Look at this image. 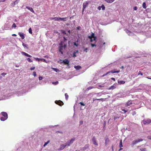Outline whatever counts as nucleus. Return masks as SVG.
I'll use <instances>...</instances> for the list:
<instances>
[{
    "mask_svg": "<svg viewBox=\"0 0 151 151\" xmlns=\"http://www.w3.org/2000/svg\"><path fill=\"white\" fill-rule=\"evenodd\" d=\"M76 139V138L74 137H73L70 140H68L66 143V145H67L68 146H69L71 144H72L74 141H75Z\"/></svg>",
    "mask_w": 151,
    "mask_h": 151,
    "instance_id": "obj_1",
    "label": "nucleus"
},
{
    "mask_svg": "<svg viewBox=\"0 0 151 151\" xmlns=\"http://www.w3.org/2000/svg\"><path fill=\"white\" fill-rule=\"evenodd\" d=\"M120 70H118L117 71H115V70L110 71H109V72H107L106 74L103 75L102 76L104 77V76L107 75L108 74L110 73H119L120 72Z\"/></svg>",
    "mask_w": 151,
    "mask_h": 151,
    "instance_id": "obj_2",
    "label": "nucleus"
},
{
    "mask_svg": "<svg viewBox=\"0 0 151 151\" xmlns=\"http://www.w3.org/2000/svg\"><path fill=\"white\" fill-rule=\"evenodd\" d=\"M143 140V139H138L137 140H136L135 141H132V146H134L135 144L138 143L139 142H140L142 141Z\"/></svg>",
    "mask_w": 151,
    "mask_h": 151,
    "instance_id": "obj_3",
    "label": "nucleus"
},
{
    "mask_svg": "<svg viewBox=\"0 0 151 151\" xmlns=\"http://www.w3.org/2000/svg\"><path fill=\"white\" fill-rule=\"evenodd\" d=\"M68 17H64V18H61V17H56V21H66L67 20V19Z\"/></svg>",
    "mask_w": 151,
    "mask_h": 151,
    "instance_id": "obj_4",
    "label": "nucleus"
},
{
    "mask_svg": "<svg viewBox=\"0 0 151 151\" xmlns=\"http://www.w3.org/2000/svg\"><path fill=\"white\" fill-rule=\"evenodd\" d=\"M144 124H148L151 123V120L150 119H144L142 121Z\"/></svg>",
    "mask_w": 151,
    "mask_h": 151,
    "instance_id": "obj_5",
    "label": "nucleus"
},
{
    "mask_svg": "<svg viewBox=\"0 0 151 151\" xmlns=\"http://www.w3.org/2000/svg\"><path fill=\"white\" fill-rule=\"evenodd\" d=\"M55 103L56 104L60 106H61L62 105H63L64 104L63 102L60 100L55 101Z\"/></svg>",
    "mask_w": 151,
    "mask_h": 151,
    "instance_id": "obj_6",
    "label": "nucleus"
},
{
    "mask_svg": "<svg viewBox=\"0 0 151 151\" xmlns=\"http://www.w3.org/2000/svg\"><path fill=\"white\" fill-rule=\"evenodd\" d=\"M89 146V144H86L83 147L81 148V150L82 151H85L86 150V149L88 148Z\"/></svg>",
    "mask_w": 151,
    "mask_h": 151,
    "instance_id": "obj_7",
    "label": "nucleus"
},
{
    "mask_svg": "<svg viewBox=\"0 0 151 151\" xmlns=\"http://www.w3.org/2000/svg\"><path fill=\"white\" fill-rule=\"evenodd\" d=\"M92 141L93 144L96 145H98V143L96 142V139L94 137H93L92 138Z\"/></svg>",
    "mask_w": 151,
    "mask_h": 151,
    "instance_id": "obj_8",
    "label": "nucleus"
},
{
    "mask_svg": "<svg viewBox=\"0 0 151 151\" xmlns=\"http://www.w3.org/2000/svg\"><path fill=\"white\" fill-rule=\"evenodd\" d=\"M68 146L67 145H66V143H65L63 144H62L60 145V148L59 149L60 150H63L66 147Z\"/></svg>",
    "mask_w": 151,
    "mask_h": 151,
    "instance_id": "obj_9",
    "label": "nucleus"
},
{
    "mask_svg": "<svg viewBox=\"0 0 151 151\" xmlns=\"http://www.w3.org/2000/svg\"><path fill=\"white\" fill-rule=\"evenodd\" d=\"M89 3L87 1L84 2L83 3V8L84 9L88 6Z\"/></svg>",
    "mask_w": 151,
    "mask_h": 151,
    "instance_id": "obj_10",
    "label": "nucleus"
},
{
    "mask_svg": "<svg viewBox=\"0 0 151 151\" xmlns=\"http://www.w3.org/2000/svg\"><path fill=\"white\" fill-rule=\"evenodd\" d=\"M1 115L6 118H8V114L6 112H2L1 113Z\"/></svg>",
    "mask_w": 151,
    "mask_h": 151,
    "instance_id": "obj_11",
    "label": "nucleus"
},
{
    "mask_svg": "<svg viewBox=\"0 0 151 151\" xmlns=\"http://www.w3.org/2000/svg\"><path fill=\"white\" fill-rule=\"evenodd\" d=\"M62 63H63L65 65H69V62L68 59H65L63 60Z\"/></svg>",
    "mask_w": 151,
    "mask_h": 151,
    "instance_id": "obj_12",
    "label": "nucleus"
},
{
    "mask_svg": "<svg viewBox=\"0 0 151 151\" xmlns=\"http://www.w3.org/2000/svg\"><path fill=\"white\" fill-rule=\"evenodd\" d=\"M59 48V51L60 52L61 54H63V52L62 50H63V46H59L58 47Z\"/></svg>",
    "mask_w": 151,
    "mask_h": 151,
    "instance_id": "obj_13",
    "label": "nucleus"
},
{
    "mask_svg": "<svg viewBox=\"0 0 151 151\" xmlns=\"http://www.w3.org/2000/svg\"><path fill=\"white\" fill-rule=\"evenodd\" d=\"M18 35L21 37L22 39H23L24 38V34L22 32H19Z\"/></svg>",
    "mask_w": 151,
    "mask_h": 151,
    "instance_id": "obj_14",
    "label": "nucleus"
},
{
    "mask_svg": "<svg viewBox=\"0 0 151 151\" xmlns=\"http://www.w3.org/2000/svg\"><path fill=\"white\" fill-rule=\"evenodd\" d=\"M26 8L28 9L31 12H32L33 13H34L35 12L33 10V9L31 7L29 6H26Z\"/></svg>",
    "mask_w": 151,
    "mask_h": 151,
    "instance_id": "obj_15",
    "label": "nucleus"
},
{
    "mask_svg": "<svg viewBox=\"0 0 151 151\" xmlns=\"http://www.w3.org/2000/svg\"><path fill=\"white\" fill-rule=\"evenodd\" d=\"M22 54L26 56L27 57H31L32 56L31 55H29L28 54L25 53L24 52H22Z\"/></svg>",
    "mask_w": 151,
    "mask_h": 151,
    "instance_id": "obj_16",
    "label": "nucleus"
},
{
    "mask_svg": "<svg viewBox=\"0 0 151 151\" xmlns=\"http://www.w3.org/2000/svg\"><path fill=\"white\" fill-rule=\"evenodd\" d=\"M123 145H122V140L121 139L120 140V143H119V147L120 148V149L119 150H120L122 149V148H121L122 147H123Z\"/></svg>",
    "mask_w": 151,
    "mask_h": 151,
    "instance_id": "obj_17",
    "label": "nucleus"
},
{
    "mask_svg": "<svg viewBox=\"0 0 151 151\" xmlns=\"http://www.w3.org/2000/svg\"><path fill=\"white\" fill-rule=\"evenodd\" d=\"M118 83L120 85L124 84L125 83V81H118Z\"/></svg>",
    "mask_w": 151,
    "mask_h": 151,
    "instance_id": "obj_18",
    "label": "nucleus"
},
{
    "mask_svg": "<svg viewBox=\"0 0 151 151\" xmlns=\"http://www.w3.org/2000/svg\"><path fill=\"white\" fill-rule=\"evenodd\" d=\"M109 141V140L108 138H107L105 140V145L106 146L107 145Z\"/></svg>",
    "mask_w": 151,
    "mask_h": 151,
    "instance_id": "obj_19",
    "label": "nucleus"
},
{
    "mask_svg": "<svg viewBox=\"0 0 151 151\" xmlns=\"http://www.w3.org/2000/svg\"><path fill=\"white\" fill-rule=\"evenodd\" d=\"M107 2L109 3H111L113 2L115 0H104Z\"/></svg>",
    "mask_w": 151,
    "mask_h": 151,
    "instance_id": "obj_20",
    "label": "nucleus"
},
{
    "mask_svg": "<svg viewBox=\"0 0 151 151\" xmlns=\"http://www.w3.org/2000/svg\"><path fill=\"white\" fill-rule=\"evenodd\" d=\"M77 70H79L81 68V67L80 66L77 65L74 67Z\"/></svg>",
    "mask_w": 151,
    "mask_h": 151,
    "instance_id": "obj_21",
    "label": "nucleus"
},
{
    "mask_svg": "<svg viewBox=\"0 0 151 151\" xmlns=\"http://www.w3.org/2000/svg\"><path fill=\"white\" fill-rule=\"evenodd\" d=\"M22 45L24 46V48H26L27 49H29V48L28 47V45L24 43H23Z\"/></svg>",
    "mask_w": 151,
    "mask_h": 151,
    "instance_id": "obj_22",
    "label": "nucleus"
},
{
    "mask_svg": "<svg viewBox=\"0 0 151 151\" xmlns=\"http://www.w3.org/2000/svg\"><path fill=\"white\" fill-rule=\"evenodd\" d=\"M7 119V118H5V117H1V119H1V121H5V120H6Z\"/></svg>",
    "mask_w": 151,
    "mask_h": 151,
    "instance_id": "obj_23",
    "label": "nucleus"
},
{
    "mask_svg": "<svg viewBox=\"0 0 151 151\" xmlns=\"http://www.w3.org/2000/svg\"><path fill=\"white\" fill-rule=\"evenodd\" d=\"M132 104V101H128L127 102V106H129L130 105V104Z\"/></svg>",
    "mask_w": 151,
    "mask_h": 151,
    "instance_id": "obj_24",
    "label": "nucleus"
},
{
    "mask_svg": "<svg viewBox=\"0 0 151 151\" xmlns=\"http://www.w3.org/2000/svg\"><path fill=\"white\" fill-rule=\"evenodd\" d=\"M125 96H124V94H122L119 95L118 96V97L119 98H123Z\"/></svg>",
    "mask_w": 151,
    "mask_h": 151,
    "instance_id": "obj_25",
    "label": "nucleus"
},
{
    "mask_svg": "<svg viewBox=\"0 0 151 151\" xmlns=\"http://www.w3.org/2000/svg\"><path fill=\"white\" fill-rule=\"evenodd\" d=\"M142 7L144 9H146V4L145 2H144L142 4Z\"/></svg>",
    "mask_w": 151,
    "mask_h": 151,
    "instance_id": "obj_26",
    "label": "nucleus"
},
{
    "mask_svg": "<svg viewBox=\"0 0 151 151\" xmlns=\"http://www.w3.org/2000/svg\"><path fill=\"white\" fill-rule=\"evenodd\" d=\"M106 99H93V101H94L96 100H106Z\"/></svg>",
    "mask_w": 151,
    "mask_h": 151,
    "instance_id": "obj_27",
    "label": "nucleus"
},
{
    "mask_svg": "<svg viewBox=\"0 0 151 151\" xmlns=\"http://www.w3.org/2000/svg\"><path fill=\"white\" fill-rule=\"evenodd\" d=\"M64 45L63 46V47L64 49H65L67 47V43L66 42L65 43H64Z\"/></svg>",
    "mask_w": 151,
    "mask_h": 151,
    "instance_id": "obj_28",
    "label": "nucleus"
},
{
    "mask_svg": "<svg viewBox=\"0 0 151 151\" xmlns=\"http://www.w3.org/2000/svg\"><path fill=\"white\" fill-rule=\"evenodd\" d=\"M65 99L66 100H68V95L67 93H65Z\"/></svg>",
    "mask_w": 151,
    "mask_h": 151,
    "instance_id": "obj_29",
    "label": "nucleus"
},
{
    "mask_svg": "<svg viewBox=\"0 0 151 151\" xmlns=\"http://www.w3.org/2000/svg\"><path fill=\"white\" fill-rule=\"evenodd\" d=\"M50 142V140H48L46 142H45L44 144L43 145V147H45Z\"/></svg>",
    "mask_w": 151,
    "mask_h": 151,
    "instance_id": "obj_30",
    "label": "nucleus"
},
{
    "mask_svg": "<svg viewBox=\"0 0 151 151\" xmlns=\"http://www.w3.org/2000/svg\"><path fill=\"white\" fill-rule=\"evenodd\" d=\"M63 44H64L63 41H61L60 42L59 44V46H63Z\"/></svg>",
    "mask_w": 151,
    "mask_h": 151,
    "instance_id": "obj_31",
    "label": "nucleus"
},
{
    "mask_svg": "<svg viewBox=\"0 0 151 151\" xmlns=\"http://www.w3.org/2000/svg\"><path fill=\"white\" fill-rule=\"evenodd\" d=\"M115 87L114 86H111V87H109L108 89L110 90V89H113L114 88H115Z\"/></svg>",
    "mask_w": 151,
    "mask_h": 151,
    "instance_id": "obj_32",
    "label": "nucleus"
},
{
    "mask_svg": "<svg viewBox=\"0 0 151 151\" xmlns=\"http://www.w3.org/2000/svg\"><path fill=\"white\" fill-rule=\"evenodd\" d=\"M41 61L43 62H45L46 63H47V62L45 60L44 58H41Z\"/></svg>",
    "mask_w": 151,
    "mask_h": 151,
    "instance_id": "obj_33",
    "label": "nucleus"
},
{
    "mask_svg": "<svg viewBox=\"0 0 151 151\" xmlns=\"http://www.w3.org/2000/svg\"><path fill=\"white\" fill-rule=\"evenodd\" d=\"M64 40H63V43H65L66 42V41L67 40V39L65 37H63Z\"/></svg>",
    "mask_w": 151,
    "mask_h": 151,
    "instance_id": "obj_34",
    "label": "nucleus"
},
{
    "mask_svg": "<svg viewBox=\"0 0 151 151\" xmlns=\"http://www.w3.org/2000/svg\"><path fill=\"white\" fill-rule=\"evenodd\" d=\"M29 33H30V34H32V29L31 28H30L29 29Z\"/></svg>",
    "mask_w": 151,
    "mask_h": 151,
    "instance_id": "obj_35",
    "label": "nucleus"
},
{
    "mask_svg": "<svg viewBox=\"0 0 151 151\" xmlns=\"http://www.w3.org/2000/svg\"><path fill=\"white\" fill-rule=\"evenodd\" d=\"M101 8L102 9V10H104L105 9V7L104 4L101 5Z\"/></svg>",
    "mask_w": 151,
    "mask_h": 151,
    "instance_id": "obj_36",
    "label": "nucleus"
},
{
    "mask_svg": "<svg viewBox=\"0 0 151 151\" xmlns=\"http://www.w3.org/2000/svg\"><path fill=\"white\" fill-rule=\"evenodd\" d=\"M53 70L54 71H55L56 72H58L59 71V70L57 68H53Z\"/></svg>",
    "mask_w": 151,
    "mask_h": 151,
    "instance_id": "obj_37",
    "label": "nucleus"
},
{
    "mask_svg": "<svg viewBox=\"0 0 151 151\" xmlns=\"http://www.w3.org/2000/svg\"><path fill=\"white\" fill-rule=\"evenodd\" d=\"M27 60L29 62H32L33 61L32 60H31V59L29 58H27Z\"/></svg>",
    "mask_w": 151,
    "mask_h": 151,
    "instance_id": "obj_38",
    "label": "nucleus"
},
{
    "mask_svg": "<svg viewBox=\"0 0 151 151\" xmlns=\"http://www.w3.org/2000/svg\"><path fill=\"white\" fill-rule=\"evenodd\" d=\"M140 151H146V148H141L140 149Z\"/></svg>",
    "mask_w": 151,
    "mask_h": 151,
    "instance_id": "obj_39",
    "label": "nucleus"
},
{
    "mask_svg": "<svg viewBox=\"0 0 151 151\" xmlns=\"http://www.w3.org/2000/svg\"><path fill=\"white\" fill-rule=\"evenodd\" d=\"M19 1L17 0H16L14 3V5L18 3Z\"/></svg>",
    "mask_w": 151,
    "mask_h": 151,
    "instance_id": "obj_40",
    "label": "nucleus"
},
{
    "mask_svg": "<svg viewBox=\"0 0 151 151\" xmlns=\"http://www.w3.org/2000/svg\"><path fill=\"white\" fill-rule=\"evenodd\" d=\"M34 58L35 60H37L38 61H40V60H41V58Z\"/></svg>",
    "mask_w": 151,
    "mask_h": 151,
    "instance_id": "obj_41",
    "label": "nucleus"
},
{
    "mask_svg": "<svg viewBox=\"0 0 151 151\" xmlns=\"http://www.w3.org/2000/svg\"><path fill=\"white\" fill-rule=\"evenodd\" d=\"M12 28H13V27L15 28L16 27V24H15L14 23L12 25Z\"/></svg>",
    "mask_w": 151,
    "mask_h": 151,
    "instance_id": "obj_42",
    "label": "nucleus"
},
{
    "mask_svg": "<svg viewBox=\"0 0 151 151\" xmlns=\"http://www.w3.org/2000/svg\"><path fill=\"white\" fill-rule=\"evenodd\" d=\"M73 45H74L76 46V47H78V44L76 43V42H73Z\"/></svg>",
    "mask_w": 151,
    "mask_h": 151,
    "instance_id": "obj_43",
    "label": "nucleus"
},
{
    "mask_svg": "<svg viewBox=\"0 0 151 151\" xmlns=\"http://www.w3.org/2000/svg\"><path fill=\"white\" fill-rule=\"evenodd\" d=\"M79 104H81V106H85V104L83 102H80L79 103Z\"/></svg>",
    "mask_w": 151,
    "mask_h": 151,
    "instance_id": "obj_44",
    "label": "nucleus"
},
{
    "mask_svg": "<svg viewBox=\"0 0 151 151\" xmlns=\"http://www.w3.org/2000/svg\"><path fill=\"white\" fill-rule=\"evenodd\" d=\"M61 32L63 34L65 35L66 34L64 30H61Z\"/></svg>",
    "mask_w": 151,
    "mask_h": 151,
    "instance_id": "obj_45",
    "label": "nucleus"
},
{
    "mask_svg": "<svg viewBox=\"0 0 151 151\" xmlns=\"http://www.w3.org/2000/svg\"><path fill=\"white\" fill-rule=\"evenodd\" d=\"M126 32L129 35H130V32L128 30H126Z\"/></svg>",
    "mask_w": 151,
    "mask_h": 151,
    "instance_id": "obj_46",
    "label": "nucleus"
},
{
    "mask_svg": "<svg viewBox=\"0 0 151 151\" xmlns=\"http://www.w3.org/2000/svg\"><path fill=\"white\" fill-rule=\"evenodd\" d=\"M98 86L99 87H104V84H101V85H99Z\"/></svg>",
    "mask_w": 151,
    "mask_h": 151,
    "instance_id": "obj_47",
    "label": "nucleus"
},
{
    "mask_svg": "<svg viewBox=\"0 0 151 151\" xmlns=\"http://www.w3.org/2000/svg\"><path fill=\"white\" fill-rule=\"evenodd\" d=\"M73 58H75V57H76V53L74 52H73Z\"/></svg>",
    "mask_w": 151,
    "mask_h": 151,
    "instance_id": "obj_48",
    "label": "nucleus"
},
{
    "mask_svg": "<svg viewBox=\"0 0 151 151\" xmlns=\"http://www.w3.org/2000/svg\"><path fill=\"white\" fill-rule=\"evenodd\" d=\"M56 17H51L50 18V19L51 20H53L54 19L55 21H56Z\"/></svg>",
    "mask_w": 151,
    "mask_h": 151,
    "instance_id": "obj_49",
    "label": "nucleus"
},
{
    "mask_svg": "<svg viewBox=\"0 0 151 151\" xmlns=\"http://www.w3.org/2000/svg\"><path fill=\"white\" fill-rule=\"evenodd\" d=\"M122 110V111L124 112V113H125L127 111V110H126L125 109H123Z\"/></svg>",
    "mask_w": 151,
    "mask_h": 151,
    "instance_id": "obj_50",
    "label": "nucleus"
},
{
    "mask_svg": "<svg viewBox=\"0 0 151 151\" xmlns=\"http://www.w3.org/2000/svg\"><path fill=\"white\" fill-rule=\"evenodd\" d=\"M119 118V117H118L117 116H114V120H115L116 119H118Z\"/></svg>",
    "mask_w": 151,
    "mask_h": 151,
    "instance_id": "obj_51",
    "label": "nucleus"
},
{
    "mask_svg": "<svg viewBox=\"0 0 151 151\" xmlns=\"http://www.w3.org/2000/svg\"><path fill=\"white\" fill-rule=\"evenodd\" d=\"M32 74L34 76H36V72H33Z\"/></svg>",
    "mask_w": 151,
    "mask_h": 151,
    "instance_id": "obj_52",
    "label": "nucleus"
},
{
    "mask_svg": "<svg viewBox=\"0 0 151 151\" xmlns=\"http://www.w3.org/2000/svg\"><path fill=\"white\" fill-rule=\"evenodd\" d=\"M91 46L92 47H96V45L95 44H91Z\"/></svg>",
    "mask_w": 151,
    "mask_h": 151,
    "instance_id": "obj_53",
    "label": "nucleus"
},
{
    "mask_svg": "<svg viewBox=\"0 0 151 151\" xmlns=\"http://www.w3.org/2000/svg\"><path fill=\"white\" fill-rule=\"evenodd\" d=\"M93 40L95 41V42H96V40L97 39L96 37V36H95L94 37H93Z\"/></svg>",
    "mask_w": 151,
    "mask_h": 151,
    "instance_id": "obj_54",
    "label": "nucleus"
},
{
    "mask_svg": "<svg viewBox=\"0 0 151 151\" xmlns=\"http://www.w3.org/2000/svg\"><path fill=\"white\" fill-rule=\"evenodd\" d=\"M58 81H56L55 82H52V84H55V85H57L58 83Z\"/></svg>",
    "mask_w": 151,
    "mask_h": 151,
    "instance_id": "obj_55",
    "label": "nucleus"
},
{
    "mask_svg": "<svg viewBox=\"0 0 151 151\" xmlns=\"http://www.w3.org/2000/svg\"><path fill=\"white\" fill-rule=\"evenodd\" d=\"M88 48H87V47L86 48H85L84 50H83V51L85 52H87V50H88Z\"/></svg>",
    "mask_w": 151,
    "mask_h": 151,
    "instance_id": "obj_56",
    "label": "nucleus"
},
{
    "mask_svg": "<svg viewBox=\"0 0 151 151\" xmlns=\"http://www.w3.org/2000/svg\"><path fill=\"white\" fill-rule=\"evenodd\" d=\"M137 9V6H135L134 7L133 9L134 10H136Z\"/></svg>",
    "mask_w": 151,
    "mask_h": 151,
    "instance_id": "obj_57",
    "label": "nucleus"
},
{
    "mask_svg": "<svg viewBox=\"0 0 151 151\" xmlns=\"http://www.w3.org/2000/svg\"><path fill=\"white\" fill-rule=\"evenodd\" d=\"M42 78H43L42 76H39V79L40 80H42Z\"/></svg>",
    "mask_w": 151,
    "mask_h": 151,
    "instance_id": "obj_58",
    "label": "nucleus"
},
{
    "mask_svg": "<svg viewBox=\"0 0 151 151\" xmlns=\"http://www.w3.org/2000/svg\"><path fill=\"white\" fill-rule=\"evenodd\" d=\"M56 133H61V134L63 133V132L61 131H57L56 132Z\"/></svg>",
    "mask_w": 151,
    "mask_h": 151,
    "instance_id": "obj_59",
    "label": "nucleus"
},
{
    "mask_svg": "<svg viewBox=\"0 0 151 151\" xmlns=\"http://www.w3.org/2000/svg\"><path fill=\"white\" fill-rule=\"evenodd\" d=\"M6 73H3L1 74V75L3 76H4L5 75H6Z\"/></svg>",
    "mask_w": 151,
    "mask_h": 151,
    "instance_id": "obj_60",
    "label": "nucleus"
},
{
    "mask_svg": "<svg viewBox=\"0 0 151 151\" xmlns=\"http://www.w3.org/2000/svg\"><path fill=\"white\" fill-rule=\"evenodd\" d=\"M35 67H31L30 68V70H34L35 69Z\"/></svg>",
    "mask_w": 151,
    "mask_h": 151,
    "instance_id": "obj_61",
    "label": "nucleus"
},
{
    "mask_svg": "<svg viewBox=\"0 0 151 151\" xmlns=\"http://www.w3.org/2000/svg\"><path fill=\"white\" fill-rule=\"evenodd\" d=\"M101 6H99L98 7V9L99 10H100L101 9Z\"/></svg>",
    "mask_w": 151,
    "mask_h": 151,
    "instance_id": "obj_62",
    "label": "nucleus"
},
{
    "mask_svg": "<svg viewBox=\"0 0 151 151\" xmlns=\"http://www.w3.org/2000/svg\"><path fill=\"white\" fill-rule=\"evenodd\" d=\"M138 75H142V73H141V72L139 71L138 73Z\"/></svg>",
    "mask_w": 151,
    "mask_h": 151,
    "instance_id": "obj_63",
    "label": "nucleus"
},
{
    "mask_svg": "<svg viewBox=\"0 0 151 151\" xmlns=\"http://www.w3.org/2000/svg\"><path fill=\"white\" fill-rule=\"evenodd\" d=\"M146 11L147 12H150V9H147L146 10Z\"/></svg>",
    "mask_w": 151,
    "mask_h": 151,
    "instance_id": "obj_64",
    "label": "nucleus"
}]
</instances>
